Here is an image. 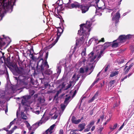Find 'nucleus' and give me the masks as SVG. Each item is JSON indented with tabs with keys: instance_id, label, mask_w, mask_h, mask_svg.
Wrapping results in <instances>:
<instances>
[{
	"instance_id": "obj_1",
	"label": "nucleus",
	"mask_w": 134,
	"mask_h": 134,
	"mask_svg": "<svg viewBox=\"0 0 134 134\" xmlns=\"http://www.w3.org/2000/svg\"><path fill=\"white\" fill-rule=\"evenodd\" d=\"M18 65L20 67L18 68L16 71L19 75L18 77H14L17 82L16 85L11 86L10 88L13 91L19 90L22 88V86L28 89L31 87V84H34L33 79L29 77L27 73L24 68L22 62H19Z\"/></svg>"
},
{
	"instance_id": "obj_2",
	"label": "nucleus",
	"mask_w": 134,
	"mask_h": 134,
	"mask_svg": "<svg viewBox=\"0 0 134 134\" xmlns=\"http://www.w3.org/2000/svg\"><path fill=\"white\" fill-rule=\"evenodd\" d=\"M96 48L95 52H94V50L89 54L88 64L86 67L80 68V73H83L85 71L87 72L88 70H90L91 72L88 74L90 75L92 72L96 63L101 57L103 53V51L101 50H97V49L98 50L97 47Z\"/></svg>"
},
{
	"instance_id": "obj_3",
	"label": "nucleus",
	"mask_w": 134,
	"mask_h": 134,
	"mask_svg": "<svg viewBox=\"0 0 134 134\" xmlns=\"http://www.w3.org/2000/svg\"><path fill=\"white\" fill-rule=\"evenodd\" d=\"M92 24L91 21H87L85 24H82L80 25V29L78 30V34L81 35H83L82 37L76 41V46L74 47L75 49L77 47V46H80L83 43V38L85 35H89V32L91 30V27Z\"/></svg>"
},
{
	"instance_id": "obj_4",
	"label": "nucleus",
	"mask_w": 134,
	"mask_h": 134,
	"mask_svg": "<svg viewBox=\"0 0 134 134\" xmlns=\"http://www.w3.org/2000/svg\"><path fill=\"white\" fill-rule=\"evenodd\" d=\"M15 2L16 0H0V21L5 13L12 12Z\"/></svg>"
},
{
	"instance_id": "obj_5",
	"label": "nucleus",
	"mask_w": 134,
	"mask_h": 134,
	"mask_svg": "<svg viewBox=\"0 0 134 134\" xmlns=\"http://www.w3.org/2000/svg\"><path fill=\"white\" fill-rule=\"evenodd\" d=\"M48 52L46 53L44 59L46 61L45 62H43V60L42 59L38 62L37 69L39 72H44L46 74L50 75L52 73V71L51 70V69L49 70L48 69L49 68V66L46 60L48 57Z\"/></svg>"
},
{
	"instance_id": "obj_6",
	"label": "nucleus",
	"mask_w": 134,
	"mask_h": 134,
	"mask_svg": "<svg viewBox=\"0 0 134 134\" xmlns=\"http://www.w3.org/2000/svg\"><path fill=\"white\" fill-rule=\"evenodd\" d=\"M21 116L20 118H19L18 120L16 123L17 124H19L21 122L20 121L23 122L26 125V127L28 129L29 131H30L31 127L30 125L27 121L25 120L27 119V117L26 116L25 114L23 112H21L20 114Z\"/></svg>"
},
{
	"instance_id": "obj_7",
	"label": "nucleus",
	"mask_w": 134,
	"mask_h": 134,
	"mask_svg": "<svg viewBox=\"0 0 134 134\" xmlns=\"http://www.w3.org/2000/svg\"><path fill=\"white\" fill-rule=\"evenodd\" d=\"M79 78V75L78 74L76 73L74 74L72 77V81L70 82L69 84L68 85L65 89H64V90H67L70 88L72 86L74 85L76 82L78 80Z\"/></svg>"
},
{
	"instance_id": "obj_8",
	"label": "nucleus",
	"mask_w": 134,
	"mask_h": 134,
	"mask_svg": "<svg viewBox=\"0 0 134 134\" xmlns=\"http://www.w3.org/2000/svg\"><path fill=\"white\" fill-rule=\"evenodd\" d=\"M132 36V35H121L119 36L118 38L116 40V41H118V42L120 43H122L131 38Z\"/></svg>"
},
{
	"instance_id": "obj_9",
	"label": "nucleus",
	"mask_w": 134,
	"mask_h": 134,
	"mask_svg": "<svg viewBox=\"0 0 134 134\" xmlns=\"http://www.w3.org/2000/svg\"><path fill=\"white\" fill-rule=\"evenodd\" d=\"M29 52L30 53L29 54V56L33 60L35 61H37V64L38 62L41 59L43 60V59L42 58H41L42 57L43 55L42 54H39L40 55L39 56L38 58H37L33 55V52H34V51L33 49H31L30 50V51H29Z\"/></svg>"
},
{
	"instance_id": "obj_10",
	"label": "nucleus",
	"mask_w": 134,
	"mask_h": 134,
	"mask_svg": "<svg viewBox=\"0 0 134 134\" xmlns=\"http://www.w3.org/2000/svg\"><path fill=\"white\" fill-rule=\"evenodd\" d=\"M11 41L10 39L8 37H5L4 35H3L0 37V46L3 45L6 43H9Z\"/></svg>"
},
{
	"instance_id": "obj_11",
	"label": "nucleus",
	"mask_w": 134,
	"mask_h": 134,
	"mask_svg": "<svg viewBox=\"0 0 134 134\" xmlns=\"http://www.w3.org/2000/svg\"><path fill=\"white\" fill-rule=\"evenodd\" d=\"M46 120H44V118L42 117L40 121L37 123H36L32 125L31 127V131H35V130L43 123H44Z\"/></svg>"
},
{
	"instance_id": "obj_12",
	"label": "nucleus",
	"mask_w": 134,
	"mask_h": 134,
	"mask_svg": "<svg viewBox=\"0 0 134 134\" xmlns=\"http://www.w3.org/2000/svg\"><path fill=\"white\" fill-rule=\"evenodd\" d=\"M71 0H69V2L67 3H65L64 4H66V6L69 8L71 9L74 8L79 7L80 6V4L79 3L75 2L73 3L69 4L71 3Z\"/></svg>"
},
{
	"instance_id": "obj_13",
	"label": "nucleus",
	"mask_w": 134,
	"mask_h": 134,
	"mask_svg": "<svg viewBox=\"0 0 134 134\" xmlns=\"http://www.w3.org/2000/svg\"><path fill=\"white\" fill-rule=\"evenodd\" d=\"M120 14L119 11L117 12L116 13L114 14L112 18V21L115 23V26L119 22V19L120 17Z\"/></svg>"
},
{
	"instance_id": "obj_14",
	"label": "nucleus",
	"mask_w": 134,
	"mask_h": 134,
	"mask_svg": "<svg viewBox=\"0 0 134 134\" xmlns=\"http://www.w3.org/2000/svg\"><path fill=\"white\" fill-rule=\"evenodd\" d=\"M97 7L99 9H102L105 7V4L102 0H95Z\"/></svg>"
},
{
	"instance_id": "obj_15",
	"label": "nucleus",
	"mask_w": 134,
	"mask_h": 134,
	"mask_svg": "<svg viewBox=\"0 0 134 134\" xmlns=\"http://www.w3.org/2000/svg\"><path fill=\"white\" fill-rule=\"evenodd\" d=\"M70 98V97H69L66 98L64 100V103L61 104L60 105L61 108L63 110H64L65 108L66 107L69 103V100Z\"/></svg>"
},
{
	"instance_id": "obj_16",
	"label": "nucleus",
	"mask_w": 134,
	"mask_h": 134,
	"mask_svg": "<svg viewBox=\"0 0 134 134\" xmlns=\"http://www.w3.org/2000/svg\"><path fill=\"white\" fill-rule=\"evenodd\" d=\"M29 100L30 98L29 96H24L22 99L21 103L23 105H27Z\"/></svg>"
},
{
	"instance_id": "obj_17",
	"label": "nucleus",
	"mask_w": 134,
	"mask_h": 134,
	"mask_svg": "<svg viewBox=\"0 0 134 134\" xmlns=\"http://www.w3.org/2000/svg\"><path fill=\"white\" fill-rule=\"evenodd\" d=\"M83 118L82 117L81 119L77 120L75 119V118L74 116H72L71 119V120L72 123L75 124H77L81 121Z\"/></svg>"
},
{
	"instance_id": "obj_18",
	"label": "nucleus",
	"mask_w": 134,
	"mask_h": 134,
	"mask_svg": "<svg viewBox=\"0 0 134 134\" xmlns=\"http://www.w3.org/2000/svg\"><path fill=\"white\" fill-rule=\"evenodd\" d=\"M81 8V10L82 13H85L89 9V7L87 6H85L84 5H80L79 8Z\"/></svg>"
},
{
	"instance_id": "obj_19",
	"label": "nucleus",
	"mask_w": 134,
	"mask_h": 134,
	"mask_svg": "<svg viewBox=\"0 0 134 134\" xmlns=\"http://www.w3.org/2000/svg\"><path fill=\"white\" fill-rule=\"evenodd\" d=\"M41 107L39 106H37L32 111L35 114H38L40 113V111L41 110Z\"/></svg>"
},
{
	"instance_id": "obj_20",
	"label": "nucleus",
	"mask_w": 134,
	"mask_h": 134,
	"mask_svg": "<svg viewBox=\"0 0 134 134\" xmlns=\"http://www.w3.org/2000/svg\"><path fill=\"white\" fill-rule=\"evenodd\" d=\"M86 125V124L84 123L79 124L78 126V128L79 129V131H82L85 128V126Z\"/></svg>"
},
{
	"instance_id": "obj_21",
	"label": "nucleus",
	"mask_w": 134,
	"mask_h": 134,
	"mask_svg": "<svg viewBox=\"0 0 134 134\" xmlns=\"http://www.w3.org/2000/svg\"><path fill=\"white\" fill-rule=\"evenodd\" d=\"M119 43L118 41H116V40H115L113 42V43L111 44V46L113 48H116L118 47Z\"/></svg>"
},
{
	"instance_id": "obj_22",
	"label": "nucleus",
	"mask_w": 134,
	"mask_h": 134,
	"mask_svg": "<svg viewBox=\"0 0 134 134\" xmlns=\"http://www.w3.org/2000/svg\"><path fill=\"white\" fill-rule=\"evenodd\" d=\"M62 34V33L57 31V37L55 40L54 41V42L52 43L53 46L57 42Z\"/></svg>"
},
{
	"instance_id": "obj_23",
	"label": "nucleus",
	"mask_w": 134,
	"mask_h": 134,
	"mask_svg": "<svg viewBox=\"0 0 134 134\" xmlns=\"http://www.w3.org/2000/svg\"><path fill=\"white\" fill-rule=\"evenodd\" d=\"M3 59L5 63L8 64L9 65H10L11 66H12V67L13 66L12 64L10 62V59L9 58H6L5 57V58Z\"/></svg>"
},
{
	"instance_id": "obj_24",
	"label": "nucleus",
	"mask_w": 134,
	"mask_h": 134,
	"mask_svg": "<svg viewBox=\"0 0 134 134\" xmlns=\"http://www.w3.org/2000/svg\"><path fill=\"white\" fill-rule=\"evenodd\" d=\"M89 57V55H88V59H87V62L86 61V60L85 58L84 57H82V58H81L79 60V62L80 63V64H85V63H86L87 65V61L88 60V59Z\"/></svg>"
},
{
	"instance_id": "obj_25",
	"label": "nucleus",
	"mask_w": 134,
	"mask_h": 134,
	"mask_svg": "<svg viewBox=\"0 0 134 134\" xmlns=\"http://www.w3.org/2000/svg\"><path fill=\"white\" fill-rule=\"evenodd\" d=\"M93 41H94L95 42V43H96V42H97V41H98V38L97 37H94L93 38H91L88 41L89 44L90 45V44H91L92 42Z\"/></svg>"
},
{
	"instance_id": "obj_26",
	"label": "nucleus",
	"mask_w": 134,
	"mask_h": 134,
	"mask_svg": "<svg viewBox=\"0 0 134 134\" xmlns=\"http://www.w3.org/2000/svg\"><path fill=\"white\" fill-rule=\"evenodd\" d=\"M59 1L58 0L56 2V3L58 4V6L57 7V10L58 11H60L62 10L63 9V7H62V4H59Z\"/></svg>"
},
{
	"instance_id": "obj_27",
	"label": "nucleus",
	"mask_w": 134,
	"mask_h": 134,
	"mask_svg": "<svg viewBox=\"0 0 134 134\" xmlns=\"http://www.w3.org/2000/svg\"><path fill=\"white\" fill-rule=\"evenodd\" d=\"M62 66L59 65H58L57 66V74L59 75L61 72Z\"/></svg>"
},
{
	"instance_id": "obj_28",
	"label": "nucleus",
	"mask_w": 134,
	"mask_h": 134,
	"mask_svg": "<svg viewBox=\"0 0 134 134\" xmlns=\"http://www.w3.org/2000/svg\"><path fill=\"white\" fill-rule=\"evenodd\" d=\"M119 72L118 71H113L111 72L110 77H113L118 74Z\"/></svg>"
},
{
	"instance_id": "obj_29",
	"label": "nucleus",
	"mask_w": 134,
	"mask_h": 134,
	"mask_svg": "<svg viewBox=\"0 0 134 134\" xmlns=\"http://www.w3.org/2000/svg\"><path fill=\"white\" fill-rule=\"evenodd\" d=\"M116 81L115 80H111L110 81L109 84V86L110 87H113L115 85Z\"/></svg>"
},
{
	"instance_id": "obj_30",
	"label": "nucleus",
	"mask_w": 134,
	"mask_h": 134,
	"mask_svg": "<svg viewBox=\"0 0 134 134\" xmlns=\"http://www.w3.org/2000/svg\"><path fill=\"white\" fill-rule=\"evenodd\" d=\"M45 100L43 98H39L38 99V101L39 104H41L44 102Z\"/></svg>"
},
{
	"instance_id": "obj_31",
	"label": "nucleus",
	"mask_w": 134,
	"mask_h": 134,
	"mask_svg": "<svg viewBox=\"0 0 134 134\" xmlns=\"http://www.w3.org/2000/svg\"><path fill=\"white\" fill-rule=\"evenodd\" d=\"M16 119H15L13 121L10 122L9 125L7 127L8 129H10V128L11 126L15 122V121H16Z\"/></svg>"
},
{
	"instance_id": "obj_32",
	"label": "nucleus",
	"mask_w": 134,
	"mask_h": 134,
	"mask_svg": "<svg viewBox=\"0 0 134 134\" xmlns=\"http://www.w3.org/2000/svg\"><path fill=\"white\" fill-rule=\"evenodd\" d=\"M117 125L118 124L116 123L114 125L113 127L112 126H110V128L111 131H113L116 128L117 126Z\"/></svg>"
},
{
	"instance_id": "obj_33",
	"label": "nucleus",
	"mask_w": 134,
	"mask_h": 134,
	"mask_svg": "<svg viewBox=\"0 0 134 134\" xmlns=\"http://www.w3.org/2000/svg\"><path fill=\"white\" fill-rule=\"evenodd\" d=\"M82 82L81 81H80L78 84L76 85L74 89H76L78 90Z\"/></svg>"
},
{
	"instance_id": "obj_34",
	"label": "nucleus",
	"mask_w": 134,
	"mask_h": 134,
	"mask_svg": "<svg viewBox=\"0 0 134 134\" xmlns=\"http://www.w3.org/2000/svg\"><path fill=\"white\" fill-rule=\"evenodd\" d=\"M99 9H97V8H96V15L100 16L102 15V14L101 13L99 12Z\"/></svg>"
},
{
	"instance_id": "obj_35",
	"label": "nucleus",
	"mask_w": 134,
	"mask_h": 134,
	"mask_svg": "<svg viewBox=\"0 0 134 134\" xmlns=\"http://www.w3.org/2000/svg\"><path fill=\"white\" fill-rule=\"evenodd\" d=\"M94 122L92 121H91L89 124L87 126V127H89V128H91L92 127V126L94 125Z\"/></svg>"
},
{
	"instance_id": "obj_36",
	"label": "nucleus",
	"mask_w": 134,
	"mask_h": 134,
	"mask_svg": "<svg viewBox=\"0 0 134 134\" xmlns=\"http://www.w3.org/2000/svg\"><path fill=\"white\" fill-rule=\"evenodd\" d=\"M104 38H102L101 40H98V41H97V42H96V44H97L101 42H104Z\"/></svg>"
},
{
	"instance_id": "obj_37",
	"label": "nucleus",
	"mask_w": 134,
	"mask_h": 134,
	"mask_svg": "<svg viewBox=\"0 0 134 134\" xmlns=\"http://www.w3.org/2000/svg\"><path fill=\"white\" fill-rule=\"evenodd\" d=\"M99 92L98 91H97L94 94V96L93 97L95 99H96L98 97V96Z\"/></svg>"
},
{
	"instance_id": "obj_38",
	"label": "nucleus",
	"mask_w": 134,
	"mask_h": 134,
	"mask_svg": "<svg viewBox=\"0 0 134 134\" xmlns=\"http://www.w3.org/2000/svg\"><path fill=\"white\" fill-rule=\"evenodd\" d=\"M3 58V59L5 58L4 53L0 51V58Z\"/></svg>"
},
{
	"instance_id": "obj_39",
	"label": "nucleus",
	"mask_w": 134,
	"mask_h": 134,
	"mask_svg": "<svg viewBox=\"0 0 134 134\" xmlns=\"http://www.w3.org/2000/svg\"><path fill=\"white\" fill-rule=\"evenodd\" d=\"M111 42H107L106 43L104 44V46L105 47H107L110 45Z\"/></svg>"
},
{
	"instance_id": "obj_40",
	"label": "nucleus",
	"mask_w": 134,
	"mask_h": 134,
	"mask_svg": "<svg viewBox=\"0 0 134 134\" xmlns=\"http://www.w3.org/2000/svg\"><path fill=\"white\" fill-rule=\"evenodd\" d=\"M100 72H99V73L97 74V78L96 79V80L94 81V83H96L97 82H98V81L99 80V78H98L97 77L99 75V74L100 73Z\"/></svg>"
},
{
	"instance_id": "obj_41",
	"label": "nucleus",
	"mask_w": 134,
	"mask_h": 134,
	"mask_svg": "<svg viewBox=\"0 0 134 134\" xmlns=\"http://www.w3.org/2000/svg\"><path fill=\"white\" fill-rule=\"evenodd\" d=\"M86 50H83L82 51L81 53V55L83 57H84L86 55Z\"/></svg>"
},
{
	"instance_id": "obj_42",
	"label": "nucleus",
	"mask_w": 134,
	"mask_h": 134,
	"mask_svg": "<svg viewBox=\"0 0 134 134\" xmlns=\"http://www.w3.org/2000/svg\"><path fill=\"white\" fill-rule=\"evenodd\" d=\"M63 31V30L62 28L60 27H59L57 31L62 34Z\"/></svg>"
},
{
	"instance_id": "obj_43",
	"label": "nucleus",
	"mask_w": 134,
	"mask_h": 134,
	"mask_svg": "<svg viewBox=\"0 0 134 134\" xmlns=\"http://www.w3.org/2000/svg\"><path fill=\"white\" fill-rule=\"evenodd\" d=\"M130 49L131 52L132 53L134 52V44L130 46Z\"/></svg>"
},
{
	"instance_id": "obj_44",
	"label": "nucleus",
	"mask_w": 134,
	"mask_h": 134,
	"mask_svg": "<svg viewBox=\"0 0 134 134\" xmlns=\"http://www.w3.org/2000/svg\"><path fill=\"white\" fill-rule=\"evenodd\" d=\"M61 90H60L59 91H58L57 92V93L55 95V96H54V98H55L57 97H58L59 94L60 93V91Z\"/></svg>"
},
{
	"instance_id": "obj_45",
	"label": "nucleus",
	"mask_w": 134,
	"mask_h": 134,
	"mask_svg": "<svg viewBox=\"0 0 134 134\" xmlns=\"http://www.w3.org/2000/svg\"><path fill=\"white\" fill-rule=\"evenodd\" d=\"M122 0H116V2L117 4L118 5H119L121 4V2Z\"/></svg>"
},
{
	"instance_id": "obj_46",
	"label": "nucleus",
	"mask_w": 134,
	"mask_h": 134,
	"mask_svg": "<svg viewBox=\"0 0 134 134\" xmlns=\"http://www.w3.org/2000/svg\"><path fill=\"white\" fill-rule=\"evenodd\" d=\"M95 99L93 98V97L90 100L88 101V103H90L92 102Z\"/></svg>"
},
{
	"instance_id": "obj_47",
	"label": "nucleus",
	"mask_w": 134,
	"mask_h": 134,
	"mask_svg": "<svg viewBox=\"0 0 134 134\" xmlns=\"http://www.w3.org/2000/svg\"><path fill=\"white\" fill-rule=\"evenodd\" d=\"M109 66V65H107L105 67V72L107 71L108 69V67Z\"/></svg>"
},
{
	"instance_id": "obj_48",
	"label": "nucleus",
	"mask_w": 134,
	"mask_h": 134,
	"mask_svg": "<svg viewBox=\"0 0 134 134\" xmlns=\"http://www.w3.org/2000/svg\"><path fill=\"white\" fill-rule=\"evenodd\" d=\"M90 128L87 127V128L85 129L84 130V132H86L89 131L90 130Z\"/></svg>"
},
{
	"instance_id": "obj_49",
	"label": "nucleus",
	"mask_w": 134,
	"mask_h": 134,
	"mask_svg": "<svg viewBox=\"0 0 134 134\" xmlns=\"http://www.w3.org/2000/svg\"><path fill=\"white\" fill-rule=\"evenodd\" d=\"M5 72H6V77H7V80H8V79H9L8 74L7 71H5Z\"/></svg>"
},
{
	"instance_id": "obj_50",
	"label": "nucleus",
	"mask_w": 134,
	"mask_h": 134,
	"mask_svg": "<svg viewBox=\"0 0 134 134\" xmlns=\"http://www.w3.org/2000/svg\"><path fill=\"white\" fill-rule=\"evenodd\" d=\"M124 62V60L123 59H121L120 60H119V62H118L119 64H121L123 63Z\"/></svg>"
},
{
	"instance_id": "obj_51",
	"label": "nucleus",
	"mask_w": 134,
	"mask_h": 134,
	"mask_svg": "<svg viewBox=\"0 0 134 134\" xmlns=\"http://www.w3.org/2000/svg\"><path fill=\"white\" fill-rule=\"evenodd\" d=\"M79 131V129H72L71 130V132H78Z\"/></svg>"
},
{
	"instance_id": "obj_52",
	"label": "nucleus",
	"mask_w": 134,
	"mask_h": 134,
	"mask_svg": "<svg viewBox=\"0 0 134 134\" xmlns=\"http://www.w3.org/2000/svg\"><path fill=\"white\" fill-rule=\"evenodd\" d=\"M127 77H128V76H127V75H126L125 76V77L121 79V82L123 81L124 79H126Z\"/></svg>"
},
{
	"instance_id": "obj_53",
	"label": "nucleus",
	"mask_w": 134,
	"mask_h": 134,
	"mask_svg": "<svg viewBox=\"0 0 134 134\" xmlns=\"http://www.w3.org/2000/svg\"><path fill=\"white\" fill-rule=\"evenodd\" d=\"M77 91L78 90H76V89H74V93L73 94V96H74L76 94Z\"/></svg>"
},
{
	"instance_id": "obj_54",
	"label": "nucleus",
	"mask_w": 134,
	"mask_h": 134,
	"mask_svg": "<svg viewBox=\"0 0 134 134\" xmlns=\"http://www.w3.org/2000/svg\"><path fill=\"white\" fill-rule=\"evenodd\" d=\"M59 134H63V130L61 129L60 130Z\"/></svg>"
},
{
	"instance_id": "obj_55",
	"label": "nucleus",
	"mask_w": 134,
	"mask_h": 134,
	"mask_svg": "<svg viewBox=\"0 0 134 134\" xmlns=\"http://www.w3.org/2000/svg\"><path fill=\"white\" fill-rule=\"evenodd\" d=\"M130 69H129V68H128L126 70V71H125V74H126L128 73L129 71V70Z\"/></svg>"
},
{
	"instance_id": "obj_56",
	"label": "nucleus",
	"mask_w": 134,
	"mask_h": 134,
	"mask_svg": "<svg viewBox=\"0 0 134 134\" xmlns=\"http://www.w3.org/2000/svg\"><path fill=\"white\" fill-rule=\"evenodd\" d=\"M49 83L48 82L46 83H44V86L45 87H47L49 85Z\"/></svg>"
},
{
	"instance_id": "obj_57",
	"label": "nucleus",
	"mask_w": 134,
	"mask_h": 134,
	"mask_svg": "<svg viewBox=\"0 0 134 134\" xmlns=\"http://www.w3.org/2000/svg\"><path fill=\"white\" fill-rule=\"evenodd\" d=\"M4 72L3 70H0V75H2L3 74Z\"/></svg>"
},
{
	"instance_id": "obj_58",
	"label": "nucleus",
	"mask_w": 134,
	"mask_h": 134,
	"mask_svg": "<svg viewBox=\"0 0 134 134\" xmlns=\"http://www.w3.org/2000/svg\"><path fill=\"white\" fill-rule=\"evenodd\" d=\"M90 0H81V1L82 2L86 3Z\"/></svg>"
},
{
	"instance_id": "obj_59",
	"label": "nucleus",
	"mask_w": 134,
	"mask_h": 134,
	"mask_svg": "<svg viewBox=\"0 0 134 134\" xmlns=\"http://www.w3.org/2000/svg\"><path fill=\"white\" fill-rule=\"evenodd\" d=\"M133 63H131L129 66L128 68H129V69H130L131 68L133 65Z\"/></svg>"
},
{
	"instance_id": "obj_60",
	"label": "nucleus",
	"mask_w": 134,
	"mask_h": 134,
	"mask_svg": "<svg viewBox=\"0 0 134 134\" xmlns=\"http://www.w3.org/2000/svg\"><path fill=\"white\" fill-rule=\"evenodd\" d=\"M104 128L103 127H100L99 129V130L100 132H101L102 130Z\"/></svg>"
},
{
	"instance_id": "obj_61",
	"label": "nucleus",
	"mask_w": 134,
	"mask_h": 134,
	"mask_svg": "<svg viewBox=\"0 0 134 134\" xmlns=\"http://www.w3.org/2000/svg\"><path fill=\"white\" fill-rule=\"evenodd\" d=\"M6 109H5V114H6L8 112V107H7V106H6Z\"/></svg>"
},
{
	"instance_id": "obj_62",
	"label": "nucleus",
	"mask_w": 134,
	"mask_h": 134,
	"mask_svg": "<svg viewBox=\"0 0 134 134\" xmlns=\"http://www.w3.org/2000/svg\"><path fill=\"white\" fill-rule=\"evenodd\" d=\"M127 122H126V120L124 121V122L123 123L122 125H121L124 127V125H125L126 124Z\"/></svg>"
},
{
	"instance_id": "obj_63",
	"label": "nucleus",
	"mask_w": 134,
	"mask_h": 134,
	"mask_svg": "<svg viewBox=\"0 0 134 134\" xmlns=\"http://www.w3.org/2000/svg\"><path fill=\"white\" fill-rule=\"evenodd\" d=\"M95 126H93L91 129V131H93L95 129Z\"/></svg>"
},
{
	"instance_id": "obj_64",
	"label": "nucleus",
	"mask_w": 134,
	"mask_h": 134,
	"mask_svg": "<svg viewBox=\"0 0 134 134\" xmlns=\"http://www.w3.org/2000/svg\"><path fill=\"white\" fill-rule=\"evenodd\" d=\"M57 116L56 115H55L53 116V119H55L57 118Z\"/></svg>"
}]
</instances>
